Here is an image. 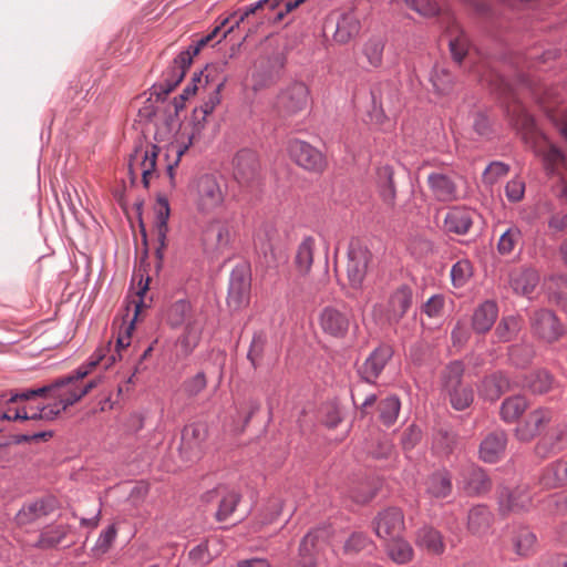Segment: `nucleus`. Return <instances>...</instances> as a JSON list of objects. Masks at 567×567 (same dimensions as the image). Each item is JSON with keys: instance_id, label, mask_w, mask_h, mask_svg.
Here are the masks:
<instances>
[{"instance_id": "12", "label": "nucleus", "mask_w": 567, "mask_h": 567, "mask_svg": "<svg viewBox=\"0 0 567 567\" xmlns=\"http://www.w3.org/2000/svg\"><path fill=\"white\" fill-rule=\"evenodd\" d=\"M288 151L290 157L305 169L321 172L326 166L323 154L305 141H290Z\"/></svg>"}, {"instance_id": "31", "label": "nucleus", "mask_w": 567, "mask_h": 567, "mask_svg": "<svg viewBox=\"0 0 567 567\" xmlns=\"http://www.w3.org/2000/svg\"><path fill=\"white\" fill-rule=\"evenodd\" d=\"M493 523V514L485 505H476L470 509L467 527L472 534H485Z\"/></svg>"}, {"instance_id": "61", "label": "nucleus", "mask_w": 567, "mask_h": 567, "mask_svg": "<svg viewBox=\"0 0 567 567\" xmlns=\"http://www.w3.org/2000/svg\"><path fill=\"white\" fill-rule=\"evenodd\" d=\"M505 194L509 202L522 200L525 194V182L518 177L511 179L505 186Z\"/></svg>"}, {"instance_id": "60", "label": "nucleus", "mask_w": 567, "mask_h": 567, "mask_svg": "<svg viewBox=\"0 0 567 567\" xmlns=\"http://www.w3.org/2000/svg\"><path fill=\"white\" fill-rule=\"evenodd\" d=\"M370 545V539L363 533H353L344 544V551L355 554L365 549Z\"/></svg>"}, {"instance_id": "50", "label": "nucleus", "mask_w": 567, "mask_h": 567, "mask_svg": "<svg viewBox=\"0 0 567 567\" xmlns=\"http://www.w3.org/2000/svg\"><path fill=\"white\" fill-rule=\"evenodd\" d=\"M267 344V336L262 331H258L254 334L249 351L247 354L248 360L252 367L257 368L260 365L265 349Z\"/></svg>"}, {"instance_id": "36", "label": "nucleus", "mask_w": 567, "mask_h": 567, "mask_svg": "<svg viewBox=\"0 0 567 567\" xmlns=\"http://www.w3.org/2000/svg\"><path fill=\"white\" fill-rule=\"evenodd\" d=\"M49 514L48 505L43 499H37L25 504L16 515L18 525H29Z\"/></svg>"}, {"instance_id": "5", "label": "nucleus", "mask_w": 567, "mask_h": 567, "mask_svg": "<svg viewBox=\"0 0 567 567\" xmlns=\"http://www.w3.org/2000/svg\"><path fill=\"white\" fill-rule=\"evenodd\" d=\"M202 239L208 254L219 256L230 249L234 231L226 219H213L204 229Z\"/></svg>"}, {"instance_id": "33", "label": "nucleus", "mask_w": 567, "mask_h": 567, "mask_svg": "<svg viewBox=\"0 0 567 567\" xmlns=\"http://www.w3.org/2000/svg\"><path fill=\"white\" fill-rule=\"evenodd\" d=\"M360 31V21L354 13H344L337 23L334 40L339 43H347Z\"/></svg>"}, {"instance_id": "15", "label": "nucleus", "mask_w": 567, "mask_h": 567, "mask_svg": "<svg viewBox=\"0 0 567 567\" xmlns=\"http://www.w3.org/2000/svg\"><path fill=\"white\" fill-rule=\"evenodd\" d=\"M567 449V421L551 426L535 446L540 458H547Z\"/></svg>"}, {"instance_id": "17", "label": "nucleus", "mask_w": 567, "mask_h": 567, "mask_svg": "<svg viewBox=\"0 0 567 567\" xmlns=\"http://www.w3.org/2000/svg\"><path fill=\"white\" fill-rule=\"evenodd\" d=\"M393 350L388 344H381L374 349L359 368V373L368 384L375 385L377 379L392 358Z\"/></svg>"}, {"instance_id": "11", "label": "nucleus", "mask_w": 567, "mask_h": 567, "mask_svg": "<svg viewBox=\"0 0 567 567\" xmlns=\"http://www.w3.org/2000/svg\"><path fill=\"white\" fill-rule=\"evenodd\" d=\"M240 499L241 494L226 485H218L203 495V501L205 503L216 502L218 504V508L215 513L217 522L227 520L236 511Z\"/></svg>"}, {"instance_id": "9", "label": "nucleus", "mask_w": 567, "mask_h": 567, "mask_svg": "<svg viewBox=\"0 0 567 567\" xmlns=\"http://www.w3.org/2000/svg\"><path fill=\"white\" fill-rule=\"evenodd\" d=\"M308 97L309 91L306 84L296 82L278 94L275 109L281 116H291L307 107Z\"/></svg>"}, {"instance_id": "26", "label": "nucleus", "mask_w": 567, "mask_h": 567, "mask_svg": "<svg viewBox=\"0 0 567 567\" xmlns=\"http://www.w3.org/2000/svg\"><path fill=\"white\" fill-rule=\"evenodd\" d=\"M533 328L542 339L553 342L561 333L560 324L551 311L540 310L535 312L533 318Z\"/></svg>"}, {"instance_id": "2", "label": "nucleus", "mask_w": 567, "mask_h": 567, "mask_svg": "<svg viewBox=\"0 0 567 567\" xmlns=\"http://www.w3.org/2000/svg\"><path fill=\"white\" fill-rule=\"evenodd\" d=\"M165 319L173 328L184 326V332L178 342L185 354L190 353L200 340L206 322L205 316L193 309L188 300L179 299L167 308Z\"/></svg>"}, {"instance_id": "4", "label": "nucleus", "mask_w": 567, "mask_h": 567, "mask_svg": "<svg viewBox=\"0 0 567 567\" xmlns=\"http://www.w3.org/2000/svg\"><path fill=\"white\" fill-rule=\"evenodd\" d=\"M189 194L196 210L208 215L224 206L227 184L220 176L204 174L193 183Z\"/></svg>"}, {"instance_id": "13", "label": "nucleus", "mask_w": 567, "mask_h": 567, "mask_svg": "<svg viewBox=\"0 0 567 567\" xmlns=\"http://www.w3.org/2000/svg\"><path fill=\"white\" fill-rule=\"evenodd\" d=\"M554 413L549 409L539 408L520 421L515 429V437L520 442L534 440L551 421Z\"/></svg>"}, {"instance_id": "22", "label": "nucleus", "mask_w": 567, "mask_h": 567, "mask_svg": "<svg viewBox=\"0 0 567 567\" xmlns=\"http://www.w3.org/2000/svg\"><path fill=\"white\" fill-rule=\"evenodd\" d=\"M512 550L522 558H528L537 551V537L527 526H517L511 530Z\"/></svg>"}, {"instance_id": "29", "label": "nucleus", "mask_w": 567, "mask_h": 567, "mask_svg": "<svg viewBox=\"0 0 567 567\" xmlns=\"http://www.w3.org/2000/svg\"><path fill=\"white\" fill-rule=\"evenodd\" d=\"M474 212L464 207L451 208L444 218V227L449 233L464 235L473 224Z\"/></svg>"}, {"instance_id": "59", "label": "nucleus", "mask_w": 567, "mask_h": 567, "mask_svg": "<svg viewBox=\"0 0 567 567\" xmlns=\"http://www.w3.org/2000/svg\"><path fill=\"white\" fill-rule=\"evenodd\" d=\"M515 126L522 131L524 137L526 138L528 135L532 137V138H537L538 137V132H537V128H536V124H535V121L533 118L532 115H529L528 113L526 112H522L516 122H515Z\"/></svg>"}, {"instance_id": "38", "label": "nucleus", "mask_w": 567, "mask_h": 567, "mask_svg": "<svg viewBox=\"0 0 567 567\" xmlns=\"http://www.w3.org/2000/svg\"><path fill=\"white\" fill-rule=\"evenodd\" d=\"M528 408V402L526 398L517 393L508 399H506L501 406V416L507 422L512 423L516 421Z\"/></svg>"}, {"instance_id": "1", "label": "nucleus", "mask_w": 567, "mask_h": 567, "mask_svg": "<svg viewBox=\"0 0 567 567\" xmlns=\"http://www.w3.org/2000/svg\"><path fill=\"white\" fill-rule=\"evenodd\" d=\"M148 277L146 278L145 282H143V278L141 277L136 291L137 300H133L135 308L134 318L127 326L121 329L114 351H111L110 347L101 348L94 353L89 363L79 367L75 371L66 375L56 378L52 383L38 388L37 390H56L66 386L75 388L78 386L76 383L89 375L92 369H94L97 364H103L105 369H109L116 362L117 359L121 360L123 358L122 351L126 350V348L131 344L132 331L134 330L135 320L141 312L142 307L144 306L143 297L148 290Z\"/></svg>"}, {"instance_id": "64", "label": "nucleus", "mask_w": 567, "mask_h": 567, "mask_svg": "<svg viewBox=\"0 0 567 567\" xmlns=\"http://www.w3.org/2000/svg\"><path fill=\"white\" fill-rule=\"evenodd\" d=\"M449 396L452 406L457 411L468 408L473 402V392H449Z\"/></svg>"}, {"instance_id": "41", "label": "nucleus", "mask_w": 567, "mask_h": 567, "mask_svg": "<svg viewBox=\"0 0 567 567\" xmlns=\"http://www.w3.org/2000/svg\"><path fill=\"white\" fill-rule=\"evenodd\" d=\"M417 543L435 555L442 554L445 548L441 533L432 527L425 526L417 532Z\"/></svg>"}, {"instance_id": "27", "label": "nucleus", "mask_w": 567, "mask_h": 567, "mask_svg": "<svg viewBox=\"0 0 567 567\" xmlns=\"http://www.w3.org/2000/svg\"><path fill=\"white\" fill-rule=\"evenodd\" d=\"M425 492L434 498H446L453 489L452 474L446 468H439L431 473L424 482Z\"/></svg>"}, {"instance_id": "21", "label": "nucleus", "mask_w": 567, "mask_h": 567, "mask_svg": "<svg viewBox=\"0 0 567 567\" xmlns=\"http://www.w3.org/2000/svg\"><path fill=\"white\" fill-rule=\"evenodd\" d=\"M498 505L503 514L526 509L532 503L527 487L518 486L514 489L502 487L498 491Z\"/></svg>"}, {"instance_id": "25", "label": "nucleus", "mask_w": 567, "mask_h": 567, "mask_svg": "<svg viewBox=\"0 0 567 567\" xmlns=\"http://www.w3.org/2000/svg\"><path fill=\"white\" fill-rule=\"evenodd\" d=\"M250 280L241 272H233L229 281L227 305L237 310L249 302Z\"/></svg>"}, {"instance_id": "35", "label": "nucleus", "mask_w": 567, "mask_h": 567, "mask_svg": "<svg viewBox=\"0 0 567 567\" xmlns=\"http://www.w3.org/2000/svg\"><path fill=\"white\" fill-rule=\"evenodd\" d=\"M563 461H555L548 464L542 472L539 484L544 488H557L567 483L566 473H564Z\"/></svg>"}, {"instance_id": "34", "label": "nucleus", "mask_w": 567, "mask_h": 567, "mask_svg": "<svg viewBox=\"0 0 567 567\" xmlns=\"http://www.w3.org/2000/svg\"><path fill=\"white\" fill-rule=\"evenodd\" d=\"M315 239L312 237H306L299 244L296 257H295V267L297 271L305 276L307 275L313 262V251H315Z\"/></svg>"}, {"instance_id": "48", "label": "nucleus", "mask_w": 567, "mask_h": 567, "mask_svg": "<svg viewBox=\"0 0 567 567\" xmlns=\"http://www.w3.org/2000/svg\"><path fill=\"white\" fill-rule=\"evenodd\" d=\"M519 329V319L514 316H509L501 320L496 327L495 334L499 341L507 342L517 334Z\"/></svg>"}, {"instance_id": "6", "label": "nucleus", "mask_w": 567, "mask_h": 567, "mask_svg": "<svg viewBox=\"0 0 567 567\" xmlns=\"http://www.w3.org/2000/svg\"><path fill=\"white\" fill-rule=\"evenodd\" d=\"M159 148L154 144L136 147L130 157L128 171L134 177L137 173L142 175V182L145 188L150 186L152 178L157 176L156 159Z\"/></svg>"}, {"instance_id": "20", "label": "nucleus", "mask_w": 567, "mask_h": 567, "mask_svg": "<svg viewBox=\"0 0 567 567\" xmlns=\"http://www.w3.org/2000/svg\"><path fill=\"white\" fill-rule=\"evenodd\" d=\"M507 434L504 430H496L487 434L480 444V458L485 463H497L505 455Z\"/></svg>"}, {"instance_id": "44", "label": "nucleus", "mask_w": 567, "mask_h": 567, "mask_svg": "<svg viewBox=\"0 0 567 567\" xmlns=\"http://www.w3.org/2000/svg\"><path fill=\"white\" fill-rule=\"evenodd\" d=\"M402 2L408 9L424 18H433L440 14L441 8L435 0H395Z\"/></svg>"}, {"instance_id": "8", "label": "nucleus", "mask_w": 567, "mask_h": 567, "mask_svg": "<svg viewBox=\"0 0 567 567\" xmlns=\"http://www.w3.org/2000/svg\"><path fill=\"white\" fill-rule=\"evenodd\" d=\"M207 436L208 426L206 423L194 422L186 425L182 432L181 455L190 462L200 458Z\"/></svg>"}, {"instance_id": "43", "label": "nucleus", "mask_w": 567, "mask_h": 567, "mask_svg": "<svg viewBox=\"0 0 567 567\" xmlns=\"http://www.w3.org/2000/svg\"><path fill=\"white\" fill-rule=\"evenodd\" d=\"M401 402L396 395L391 394L380 401L378 410L381 422L386 426L393 425L399 416Z\"/></svg>"}, {"instance_id": "39", "label": "nucleus", "mask_w": 567, "mask_h": 567, "mask_svg": "<svg viewBox=\"0 0 567 567\" xmlns=\"http://www.w3.org/2000/svg\"><path fill=\"white\" fill-rule=\"evenodd\" d=\"M538 275L533 269L516 271L511 277L513 289L520 295L528 296L538 284Z\"/></svg>"}, {"instance_id": "46", "label": "nucleus", "mask_w": 567, "mask_h": 567, "mask_svg": "<svg viewBox=\"0 0 567 567\" xmlns=\"http://www.w3.org/2000/svg\"><path fill=\"white\" fill-rule=\"evenodd\" d=\"M282 0H259L254 4H250L247 7L239 16V18L236 20L235 25H230L220 37L218 42L226 38L228 33L233 32L235 28H238L240 23H243L250 14H255L259 10L264 9L265 7H268L270 10L276 9L279 3Z\"/></svg>"}, {"instance_id": "58", "label": "nucleus", "mask_w": 567, "mask_h": 567, "mask_svg": "<svg viewBox=\"0 0 567 567\" xmlns=\"http://www.w3.org/2000/svg\"><path fill=\"white\" fill-rule=\"evenodd\" d=\"M468 38L463 32L450 40V50L456 62H461L464 59L468 52Z\"/></svg>"}, {"instance_id": "54", "label": "nucleus", "mask_w": 567, "mask_h": 567, "mask_svg": "<svg viewBox=\"0 0 567 567\" xmlns=\"http://www.w3.org/2000/svg\"><path fill=\"white\" fill-rule=\"evenodd\" d=\"M522 237L520 230L513 226L502 234L498 240V251L503 255L511 254Z\"/></svg>"}, {"instance_id": "24", "label": "nucleus", "mask_w": 567, "mask_h": 567, "mask_svg": "<svg viewBox=\"0 0 567 567\" xmlns=\"http://www.w3.org/2000/svg\"><path fill=\"white\" fill-rule=\"evenodd\" d=\"M192 64L190 51L181 52L169 66L164 83L159 85L161 93L169 94L184 79L186 70Z\"/></svg>"}, {"instance_id": "51", "label": "nucleus", "mask_w": 567, "mask_h": 567, "mask_svg": "<svg viewBox=\"0 0 567 567\" xmlns=\"http://www.w3.org/2000/svg\"><path fill=\"white\" fill-rule=\"evenodd\" d=\"M240 13L241 12H235L230 17L224 19L221 21V23L219 25L215 27L214 30L209 34L200 38L194 45H190L186 51H190L192 59L195 55H197L204 47H206L209 42L215 40L217 38L218 33L220 32L221 28H224L230 20H233V19L237 20L239 18ZM236 21H234V23Z\"/></svg>"}, {"instance_id": "28", "label": "nucleus", "mask_w": 567, "mask_h": 567, "mask_svg": "<svg viewBox=\"0 0 567 567\" xmlns=\"http://www.w3.org/2000/svg\"><path fill=\"white\" fill-rule=\"evenodd\" d=\"M169 217V205L168 202L164 198H159L156 204V218H155V230H156V239L158 246L156 247L155 255L158 261H162L164 258V250L167 246L166 244V235L168 231V221Z\"/></svg>"}, {"instance_id": "19", "label": "nucleus", "mask_w": 567, "mask_h": 567, "mask_svg": "<svg viewBox=\"0 0 567 567\" xmlns=\"http://www.w3.org/2000/svg\"><path fill=\"white\" fill-rule=\"evenodd\" d=\"M234 176L239 184L250 185L259 175V161L257 155L248 150L237 153L234 159Z\"/></svg>"}, {"instance_id": "7", "label": "nucleus", "mask_w": 567, "mask_h": 567, "mask_svg": "<svg viewBox=\"0 0 567 567\" xmlns=\"http://www.w3.org/2000/svg\"><path fill=\"white\" fill-rule=\"evenodd\" d=\"M372 255L360 241H351L348 250L347 277L353 288H360L369 270Z\"/></svg>"}, {"instance_id": "52", "label": "nucleus", "mask_w": 567, "mask_h": 567, "mask_svg": "<svg viewBox=\"0 0 567 567\" xmlns=\"http://www.w3.org/2000/svg\"><path fill=\"white\" fill-rule=\"evenodd\" d=\"M473 268L468 260H458L451 269V278L454 287H463L472 277Z\"/></svg>"}, {"instance_id": "47", "label": "nucleus", "mask_w": 567, "mask_h": 567, "mask_svg": "<svg viewBox=\"0 0 567 567\" xmlns=\"http://www.w3.org/2000/svg\"><path fill=\"white\" fill-rule=\"evenodd\" d=\"M384 50V40L382 38H372L363 47V54L365 55L371 66L378 68L382 63Z\"/></svg>"}, {"instance_id": "53", "label": "nucleus", "mask_w": 567, "mask_h": 567, "mask_svg": "<svg viewBox=\"0 0 567 567\" xmlns=\"http://www.w3.org/2000/svg\"><path fill=\"white\" fill-rule=\"evenodd\" d=\"M523 388L530 390H549L554 388V380L546 371H537L525 379Z\"/></svg>"}, {"instance_id": "23", "label": "nucleus", "mask_w": 567, "mask_h": 567, "mask_svg": "<svg viewBox=\"0 0 567 567\" xmlns=\"http://www.w3.org/2000/svg\"><path fill=\"white\" fill-rule=\"evenodd\" d=\"M413 292L405 285L396 288L390 296L386 307V316L390 321L399 322L412 306Z\"/></svg>"}, {"instance_id": "45", "label": "nucleus", "mask_w": 567, "mask_h": 567, "mask_svg": "<svg viewBox=\"0 0 567 567\" xmlns=\"http://www.w3.org/2000/svg\"><path fill=\"white\" fill-rule=\"evenodd\" d=\"M66 529L63 526H54L41 532L34 547L40 549H50L58 546L66 536Z\"/></svg>"}, {"instance_id": "16", "label": "nucleus", "mask_w": 567, "mask_h": 567, "mask_svg": "<svg viewBox=\"0 0 567 567\" xmlns=\"http://www.w3.org/2000/svg\"><path fill=\"white\" fill-rule=\"evenodd\" d=\"M543 143L544 145H539L536 153L543 157L548 174L561 176V195L567 198V159L554 145L547 144L545 140Z\"/></svg>"}, {"instance_id": "10", "label": "nucleus", "mask_w": 567, "mask_h": 567, "mask_svg": "<svg viewBox=\"0 0 567 567\" xmlns=\"http://www.w3.org/2000/svg\"><path fill=\"white\" fill-rule=\"evenodd\" d=\"M375 535L382 540L396 539L405 528L404 515L398 507H389L380 512L372 522Z\"/></svg>"}, {"instance_id": "63", "label": "nucleus", "mask_w": 567, "mask_h": 567, "mask_svg": "<svg viewBox=\"0 0 567 567\" xmlns=\"http://www.w3.org/2000/svg\"><path fill=\"white\" fill-rule=\"evenodd\" d=\"M117 535V529L115 525H110L106 529H104L96 542V548L102 553H106L112 546Z\"/></svg>"}, {"instance_id": "49", "label": "nucleus", "mask_w": 567, "mask_h": 567, "mask_svg": "<svg viewBox=\"0 0 567 567\" xmlns=\"http://www.w3.org/2000/svg\"><path fill=\"white\" fill-rule=\"evenodd\" d=\"M463 364L458 361L449 364L442 373V383L445 390H456L461 385Z\"/></svg>"}, {"instance_id": "57", "label": "nucleus", "mask_w": 567, "mask_h": 567, "mask_svg": "<svg viewBox=\"0 0 567 567\" xmlns=\"http://www.w3.org/2000/svg\"><path fill=\"white\" fill-rule=\"evenodd\" d=\"M456 445V436L447 431H440L433 441V447L442 454H451Z\"/></svg>"}, {"instance_id": "55", "label": "nucleus", "mask_w": 567, "mask_h": 567, "mask_svg": "<svg viewBox=\"0 0 567 567\" xmlns=\"http://www.w3.org/2000/svg\"><path fill=\"white\" fill-rule=\"evenodd\" d=\"M217 66L216 65H208L206 66L205 71L202 72L199 75H195L193 78V82L194 84L193 85H187L183 93L181 94V99L182 100H187L189 96L194 95L197 91V84L196 83H202V78L205 76V82L206 84H212L213 83H216L217 80L214 79V73L217 72Z\"/></svg>"}, {"instance_id": "56", "label": "nucleus", "mask_w": 567, "mask_h": 567, "mask_svg": "<svg viewBox=\"0 0 567 567\" xmlns=\"http://www.w3.org/2000/svg\"><path fill=\"white\" fill-rule=\"evenodd\" d=\"M508 171V165L502 162H493L485 168L483 173V182L484 184L492 186L506 176Z\"/></svg>"}, {"instance_id": "32", "label": "nucleus", "mask_w": 567, "mask_h": 567, "mask_svg": "<svg viewBox=\"0 0 567 567\" xmlns=\"http://www.w3.org/2000/svg\"><path fill=\"white\" fill-rule=\"evenodd\" d=\"M497 307L493 301L481 305L473 315V328L478 333L488 331L497 318Z\"/></svg>"}, {"instance_id": "3", "label": "nucleus", "mask_w": 567, "mask_h": 567, "mask_svg": "<svg viewBox=\"0 0 567 567\" xmlns=\"http://www.w3.org/2000/svg\"><path fill=\"white\" fill-rule=\"evenodd\" d=\"M47 392H21L10 396L11 402L22 401V421L24 420H53L69 405L80 401L87 392H70L72 395L66 399L49 402L44 396Z\"/></svg>"}, {"instance_id": "14", "label": "nucleus", "mask_w": 567, "mask_h": 567, "mask_svg": "<svg viewBox=\"0 0 567 567\" xmlns=\"http://www.w3.org/2000/svg\"><path fill=\"white\" fill-rule=\"evenodd\" d=\"M457 485L470 496L487 493L492 488L487 473L474 464L462 466Z\"/></svg>"}, {"instance_id": "40", "label": "nucleus", "mask_w": 567, "mask_h": 567, "mask_svg": "<svg viewBox=\"0 0 567 567\" xmlns=\"http://www.w3.org/2000/svg\"><path fill=\"white\" fill-rule=\"evenodd\" d=\"M386 553L389 557L396 564H408L413 558L412 546L402 538V535L396 539L386 540Z\"/></svg>"}, {"instance_id": "42", "label": "nucleus", "mask_w": 567, "mask_h": 567, "mask_svg": "<svg viewBox=\"0 0 567 567\" xmlns=\"http://www.w3.org/2000/svg\"><path fill=\"white\" fill-rule=\"evenodd\" d=\"M430 81L437 94L446 95L454 87V79L452 74L442 65H435L431 72Z\"/></svg>"}, {"instance_id": "18", "label": "nucleus", "mask_w": 567, "mask_h": 567, "mask_svg": "<svg viewBox=\"0 0 567 567\" xmlns=\"http://www.w3.org/2000/svg\"><path fill=\"white\" fill-rule=\"evenodd\" d=\"M318 323L323 333L333 338H343L348 333L350 320L343 311L334 307H326L319 313Z\"/></svg>"}, {"instance_id": "30", "label": "nucleus", "mask_w": 567, "mask_h": 567, "mask_svg": "<svg viewBox=\"0 0 567 567\" xmlns=\"http://www.w3.org/2000/svg\"><path fill=\"white\" fill-rule=\"evenodd\" d=\"M427 182L431 190L439 200L450 202L456 199V185L449 176L433 173L429 175Z\"/></svg>"}, {"instance_id": "62", "label": "nucleus", "mask_w": 567, "mask_h": 567, "mask_svg": "<svg viewBox=\"0 0 567 567\" xmlns=\"http://www.w3.org/2000/svg\"><path fill=\"white\" fill-rule=\"evenodd\" d=\"M421 430L415 424H411L402 434L401 443L403 449L412 450L421 441Z\"/></svg>"}, {"instance_id": "37", "label": "nucleus", "mask_w": 567, "mask_h": 567, "mask_svg": "<svg viewBox=\"0 0 567 567\" xmlns=\"http://www.w3.org/2000/svg\"><path fill=\"white\" fill-rule=\"evenodd\" d=\"M378 185L380 195L385 204L394 206L395 188L393 184V169L385 165L377 171Z\"/></svg>"}]
</instances>
